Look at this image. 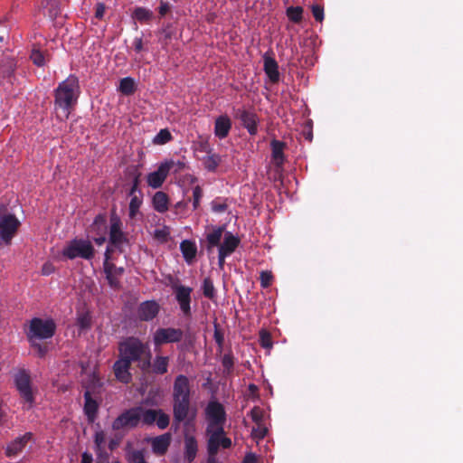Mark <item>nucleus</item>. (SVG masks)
I'll return each instance as SVG.
<instances>
[{
    "label": "nucleus",
    "instance_id": "bb28decb",
    "mask_svg": "<svg viewBox=\"0 0 463 463\" xmlns=\"http://www.w3.org/2000/svg\"><path fill=\"white\" fill-rule=\"evenodd\" d=\"M198 445L194 436L185 435L184 437V459L192 463L196 458Z\"/></svg>",
    "mask_w": 463,
    "mask_h": 463
},
{
    "label": "nucleus",
    "instance_id": "774afa93",
    "mask_svg": "<svg viewBox=\"0 0 463 463\" xmlns=\"http://www.w3.org/2000/svg\"><path fill=\"white\" fill-rule=\"evenodd\" d=\"M248 390H249L250 395H251V396L258 395L259 388L254 383L249 384Z\"/></svg>",
    "mask_w": 463,
    "mask_h": 463
},
{
    "label": "nucleus",
    "instance_id": "13d9d810",
    "mask_svg": "<svg viewBox=\"0 0 463 463\" xmlns=\"http://www.w3.org/2000/svg\"><path fill=\"white\" fill-rule=\"evenodd\" d=\"M106 6L103 3H98L95 8V17L101 20L104 16Z\"/></svg>",
    "mask_w": 463,
    "mask_h": 463
},
{
    "label": "nucleus",
    "instance_id": "c9c22d12",
    "mask_svg": "<svg viewBox=\"0 0 463 463\" xmlns=\"http://www.w3.org/2000/svg\"><path fill=\"white\" fill-rule=\"evenodd\" d=\"M106 435L103 430L97 431L94 435V443L96 446V450L99 457H104V458H108L109 455L107 452H103L102 446L105 442Z\"/></svg>",
    "mask_w": 463,
    "mask_h": 463
},
{
    "label": "nucleus",
    "instance_id": "4c0bfd02",
    "mask_svg": "<svg viewBox=\"0 0 463 463\" xmlns=\"http://www.w3.org/2000/svg\"><path fill=\"white\" fill-rule=\"evenodd\" d=\"M221 157L217 154L208 155L203 160V165L208 171L213 172L218 167Z\"/></svg>",
    "mask_w": 463,
    "mask_h": 463
},
{
    "label": "nucleus",
    "instance_id": "a211bd4d",
    "mask_svg": "<svg viewBox=\"0 0 463 463\" xmlns=\"http://www.w3.org/2000/svg\"><path fill=\"white\" fill-rule=\"evenodd\" d=\"M103 269L110 288L115 289L118 288L120 287L119 279L124 273V269L122 267H117L115 264L107 261L103 262Z\"/></svg>",
    "mask_w": 463,
    "mask_h": 463
},
{
    "label": "nucleus",
    "instance_id": "a878e982",
    "mask_svg": "<svg viewBox=\"0 0 463 463\" xmlns=\"http://www.w3.org/2000/svg\"><path fill=\"white\" fill-rule=\"evenodd\" d=\"M240 244V239L239 237L233 235L230 232H226L224 233V240L223 242L219 247V251H223L227 253L228 255H231L232 252L235 251L236 248Z\"/></svg>",
    "mask_w": 463,
    "mask_h": 463
},
{
    "label": "nucleus",
    "instance_id": "2eb2a0df",
    "mask_svg": "<svg viewBox=\"0 0 463 463\" xmlns=\"http://www.w3.org/2000/svg\"><path fill=\"white\" fill-rule=\"evenodd\" d=\"M223 429L220 427L214 431L208 439V454L216 455L220 447L223 449H229L232 446V440L230 438L223 437Z\"/></svg>",
    "mask_w": 463,
    "mask_h": 463
},
{
    "label": "nucleus",
    "instance_id": "09e8293b",
    "mask_svg": "<svg viewBox=\"0 0 463 463\" xmlns=\"http://www.w3.org/2000/svg\"><path fill=\"white\" fill-rule=\"evenodd\" d=\"M222 366L224 367L225 371L227 373H230L232 370L233 365H234L233 355L231 353L225 354L222 356Z\"/></svg>",
    "mask_w": 463,
    "mask_h": 463
},
{
    "label": "nucleus",
    "instance_id": "6ab92c4d",
    "mask_svg": "<svg viewBox=\"0 0 463 463\" xmlns=\"http://www.w3.org/2000/svg\"><path fill=\"white\" fill-rule=\"evenodd\" d=\"M160 306L155 300L142 302L137 308V316L141 321H151L159 313Z\"/></svg>",
    "mask_w": 463,
    "mask_h": 463
},
{
    "label": "nucleus",
    "instance_id": "603ef678",
    "mask_svg": "<svg viewBox=\"0 0 463 463\" xmlns=\"http://www.w3.org/2000/svg\"><path fill=\"white\" fill-rule=\"evenodd\" d=\"M311 11L316 21L322 22L324 20V8L321 5H313Z\"/></svg>",
    "mask_w": 463,
    "mask_h": 463
},
{
    "label": "nucleus",
    "instance_id": "a19ab883",
    "mask_svg": "<svg viewBox=\"0 0 463 463\" xmlns=\"http://www.w3.org/2000/svg\"><path fill=\"white\" fill-rule=\"evenodd\" d=\"M168 167V173L178 174L185 168V164L182 161L167 160L163 162Z\"/></svg>",
    "mask_w": 463,
    "mask_h": 463
},
{
    "label": "nucleus",
    "instance_id": "6e6552de",
    "mask_svg": "<svg viewBox=\"0 0 463 463\" xmlns=\"http://www.w3.org/2000/svg\"><path fill=\"white\" fill-rule=\"evenodd\" d=\"M55 330L56 325L53 320L34 317L31 320L28 335L39 339H47L53 336Z\"/></svg>",
    "mask_w": 463,
    "mask_h": 463
},
{
    "label": "nucleus",
    "instance_id": "e433bc0d",
    "mask_svg": "<svg viewBox=\"0 0 463 463\" xmlns=\"http://www.w3.org/2000/svg\"><path fill=\"white\" fill-rule=\"evenodd\" d=\"M203 294L205 298L209 299H213L216 296L215 288L213 282L210 277H207L203 281Z\"/></svg>",
    "mask_w": 463,
    "mask_h": 463
},
{
    "label": "nucleus",
    "instance_id": "c85d7f7f",
    "mask_svg": "<svg viewBox=\"0 0 463 463\" xmlns=\"http://www.w3.org/2000/svg\"><path fill=\"white\" fill-rule=\"evenodd\" d=\"M272 158L277 166H281L285 161L284 148L285 143L277 139H273L270 143Z\"/></svg>",
    "mask_w": 463,
    "mask_h": 463
},
{
    "label": "nucleus",
    "instance_id": "20e7f679",
    "mask_svg": "<svg viewBox=\"0 0 463 463\" xmlns=\"http://www.w3.org/2000/svg\"><path fill=\"white\" fill-rule=\"evenodd\" d=\"M19 226L16 216L8 213L5 206H0V245L10 244Z\"/></svg>",
    "mask_w": 463,
    "mask_h": 463
},
{
    "label": "nucleus",
    "instance_id": "412c9836",
    "mask_svg": "<svg viewBox=\"0 0 463 463\" xmlns=\"http://www.w3.org/2000/svg\"><path fill=\"white\" fill-rule=\"evenodd\" d=\"M264 71L270 82L275 84L279 80V65L274 58L265 53L263 56Z\"/></svg>",
    "mask_w": 463,
    "mask_h": 463
},
{
    "label": "nucleus",
    "instance_id": "b1692460",
    "mask_svg": "<svg viewBox=\"0 0 463 463\" xmlns=\"http://www.w3.org/2000/svg\"><path fill=\"white\" fill-rule=\"evenodd\" d=\"M224 230L225 226H214L206 234V249L208 251H211L214 247H220Z\"/></svg>",
    "mask_w": 463,
    "mask_h": 463
},
{
    "label": "nucleus",
    "instance_id": "5701e85b",
    "mask_svg": "<svg viewBox=\"0 0 463 463\" xmlns=\"http://www.w3.org/2000/svg\"><path fill=\"white\" fill-rule=\"evenodd\" d=\"M84 413L87 416L89 421L92 422L97 418L99 403L92 398L90 391H86L84 392Z\"/></svg>",
    "mask_w": 463,
    "mask_h": 463
},
{
    "label": "nucleus",
    "instance_id": "ddd939ff",
    "mask_svg": "<svg viewBox=\"0 0 463 463\" xmlns=\"http://www.w3.org/2000/svg\"><path fill=\"white\" fill-rule=\"evenodd\" d=\"M155 422L160 430H165L170 423V417L161 409H146L144 414V424L152 425Z\"/></svg>",
    "mask_w": 463,
    "mask_h": 463
},
{
    "label": "nucleus",
    "instance_id": "2f4dec72",
    "mask_svg": "<svg viewBox=\"0 0 463 463\" xmlns=\"http://www.w3.org/2000/svg\"><path fill=\"white\" fill-rule=\"evenodd\" d=\"M180 250L187 263H191L196 256L197 248L194 241L184 240L180 244Z\"/></svg>",
    "mask_w": 463,
    "mask_h": 463
},
{
    "label": "nucleus",
    "instance_id": "58836bf2",
    "mask_svg": "<svg viewBox=\"0 0 463 463\" xmlns=\"http://www.w3.org/2000/svg\"><path fill=\"white\" fill-rule=\"evenodd\" d=\"M173 139V136L167 128L161 129L153 138L155 145H165Z\"/></svg>",
    "mask_w": 463,
    "mask_h": 463
},
{
    "label": "nucleus",
    "instance_id": "c03bdc74",
    "mask_svg": "<svg viewBox=\"0 0 463 463\" xmlns=\"http://www.w3.org/2000/svg\"><path fill=\"white\" fill-rule=\"evenodd\" d=\"M260 345L266 349L272 347L271 335L269 332L265 330L260 332Z\"/></svg>",
    "mask_w": 463,
    "mask_h": 463
},
{
    "label": "nucleus",
    "instance_id": "ea45409f",
    "mask_svg": "<svg viewBox=\"0 0 463 463\" xmlns=\"http://www.w3.org/2000/svg\"><path fill=\"white\" fill-rule=\"evenodd\" d=\"M211 208L213 213H224L228 208L226 199L216 198V199L213 200L211 203Z\"/></svg>",
    "mask_w": 463,
    "mask_h": 463
},
{
    "label": "nucleus",
    "instance_id": "0eeeda50",
    "mask_svg": "<svg viewBox=\"0 0 463 463\" xmlns=\"http://www.w3.org/2000/svg\"><path fill=\"white\" fill-rule=\"evenodd\" d=\"M175 298L179 305L180 310L185 317H191V302L193 288L178 283V280L171 284Z\"/></svg>",
    "mask_w": 463,
    "mask_h": 463
},
{
    "label": "nucleus",
    "instance_id": "0e129e2a",
    "mask_svg": "<svg viewBox=\"0 0 463 463\" xmlns=\"http://www.w3.org/2000/svg\"><path fill=\"white\" fill-rule=\"evenodd\" d=\"M134 49L137 52H140L143 50V41L142 38L137 37L134 40Z\"/></svg>",
    "mask_w": 463,
    "mask_h": 463
},
{
    "label": "nucleus",
    "instance_id": "9b49d317",
    "mask_svg": "<svg viewBox=\"0 0 463 463\" xmlns=\"http://www.w3.org/2000/svg\"><path fill=\"white\" fill-rule=\"evenodd\" d=\"M121 226L119 217L115 213L111 214L109 242L120 252L123 251V245L128 243L127 234L122 232Z\"/></svg>",
    "mask_w": 463,
    "mask_h": 463
},
{
    "label": "nucleus",
    "instance_id": "f3484780",
    "mask_svg": "<svg viewBox=\"0 0 463 463\" xmlns=\"http://www.w3.org/2000/svg\"><path fill=\"white\" fill-rule=\"evenodd\" d=\"M33 439L32 432H26L24 435L17 437L10 443L7 444L5 448V456L7 458H14L18 456L26 447L28 442Z\"/></svg>",
    "mask_w": 463,
    "mask_h": 463
},
{
    "label": "nucleus",
    "instance_id": "a18cd8bd",
    "mask_svg": "<svg viewBox=\"0 0 463 463\" xmlns=\"http://www.w3.org/2000/svg\"><path fill=\"white\" fill-rule=\"evenodd\" d=\"M272 280H273V275L270 271L263 270L260 272V286L263 288H269L271 285Z\"/></svg>",
    "mask_w": 463,
    "mask_h": 463
},
{
    "label": "nucleus",
    "instance_id": "680f3d73",
    "mask_svg": "<svg viewBox=\"0 0 463 463\" xmlns=\"http://www.w3.org/2000/svg\"><path fill=\"white\" fill-rule=\"evenodd\" d=\"M54 271V267L52 263L46 262L43 265L42 274L44 276H48Z\"/></svg>",
    "mask_w": 463,
    "mask_h": 463
},
{
    "label": "nucleus",
    "instance_id": "6e6d98bb",
    "mask_svg": "<svg viewBox=\"0 0 463 463\" xmlns=\"http://www.w3.org/2000/svg\"><path fill=\"white\" fill-rule=\"evenodd\" d=\"M129 460L133 463H146L141 450H134L130 455Z\"/></svg>",
    "mask_w": 463,
    "mask_h": 463
},
{
    "label": "nucleus",
    "instance_id": "49530a36",
    "mask_svg": "<svg viewBox=\"0 0 463 463\" xmlns=\"http://www.w3.org/2000/svg\"><path fill=\"white\" fill-rule=\"evenodd\" d=\"M202 197H203V189L201 188L200 185H196L193 189V208H194V210H196L199 207Z\"/></svg>",
    "mask_w": 463,
    "mask_h": 463
},
{
    "label": "nucleus",
    "instance_id": "423d86ee",
    "mask_svg": "<svg viewBox=\"0 0 463 463\" xmlns=\"http://www.w3.org/2000/svg\"><path fill=\"white\" fill-rule=\"evenodd\" d=\"M14 383L20 396L27 404L24 409L30 410L34 403L30 374L24 369L19 370L14 375Z\"/></svg>",
    "mask_w": 463,
    "mask_h": 463
},
{
    "label": "nucleus",
    "instance_id": "9d476101",
    "mask_svg": "<svg viewBox=\"0 0 463 463\" xmlns=\"http://www.w3.org/2000/svg\"><path fill=\"white\" fill-rule=\"evenodd\" d=\"M184 336V333L180 328L159 327L153 335V343L155 346H161L166 344L179 343Z\"/></svg>",
    "mask_w": 463,
    "mask_h": 463
},
{
    "label": "nucleus",
    "instance_id": "aec40b11",
    "mask_svg": "<svg viewBox=\"0 0 463 463\" xmlns=\"http://www.w3.org/2000/svg\"><path fill=\"white\" fill-rule=\"evenodd\" d=\"M168 175L167 165L161 163L156 171L147 175V184L154 189H157L162 186Z\"/></svg>",
    "mask_w": 463,
    "mask_h": 463
},
{
    "label": "nucleus",
    "instance_id": "7c9ffc66",
    "mask_svg": "<svg viewBox=\"0 0 463 463\" xmlns=\"http://www.w3.org/2000/svg\"><path fill=\"white\" fill-rule=\"evenodd\" d=\"M93 235H102L107 232V219L103 214H98L88 230Z\"/></svg>",
    "mask_w": 463,
    "mask_h": 463
},
{
    "label": "nucleus",
    "instance_id": "72a5a7b5",
    "mask_svg": "<svg viewBox=\"0 0 463 463\" xmlns=\"http://www.w3.org/2000/svg\"><path fill=\"white\" fill-rule=\"evenodd\" d=\"M303 11L301 6H289L286 10V14L291 22L299 24L303 19Z\"/></svg>",
    "mask_w": 463,
    "mask_h": 463
},
{
    "label": "nucleus",
    "instance_id": "052dcab7",
    "mask_svg": "<svg viewBox=\"0 0 463 463\" xmlns=\"http://www.w3.org/2000/svg\"><path fill=\"white\" fill-rule=\"evenodd\" d=\"M118 87H135V80L131 77H126L120 80Z\"/></svg>",
    "mask_w": 463,
    "mask_h": 463
},
{
    "label": "nucleus",
    "instance_id": "4468645a",
    "mask_svg": "<svg viewBox=\"0 0 463 463\" xmlns=\"http://www.w3.org/2000/svg\"><path fill=\"white\" fill-rule=\"evenodd\" d=\"M205 414L212 425L221 426L226 420L224 407L216 401H211L205 408Z\"/></svg>",
    "mask_w": 463,
    "mask_h": 463
},
{
    "label": "nucleus",
    "instance_id": "cd10ccee",
    "mask_svg": "<svg viewBox=\"0 0 463 463\" xmlns=\"http://www.w3.org/2000/svg\"><path fill=\"white\" fill-rule=\"evenodd\" d=\"M170 442L171 437L167 433L156 437L152 440V449L154 453L164 455L167 451Z\"/></svg>",
    "mask_w": 463,
    "mask_h": 463
},
{
    "label": "nucleus",
    "instance_id": "f704fd0d",
    "mask_svg": "<svg viewBox=\"0 0 463 463\" xmlns=\"http://www.w3.org/2000/svg\"><path fill=\"white\" fill-rule=\"evenodd\" d=\"M76 325L80 331H86L91 326V317L89 312H81L78 314Z\"/></svg>",
    "mask_w": 463,
    "mask_h": 463
},
{
    "label": "nucleus",
    "instance_id": "1a4fd4ad",
    "mask_svg": "<svg viewBox=\"0 0 463 463\" xmlns=\"http://www.w3.org/2000/svg\"><path fill=\"white\" fill-rule=\"evenodd\" d=\"M78 89H55V104L62 109L65 118H69L79 98Z\"/></svg>",
    "mask_w": 463,
    "mask_h": 463
},
{
    "label": "nucleus",
    "instance_id": "338daca9",
    "mask_svg": "<svg viewBox=\"0 0 463 463\" xmlns=\"http://www.w3.org/2000/svg\"><path fill=\"white\" fill-rule=\"evenodd\" d=\"M92 455L89 452H83L81 455V463H92Z\"/></svg>",
    "mask_w": 463,
    "mask_h": 463
},
{
    "label": "nucleus",
    "instance_id": "e2e57ef3",
    "mask_svg": "<svg viewBox=\"0 0 463 463\" xmlns=\"http://www.w3.org/2000/svg\"><path fill=\"white\" fill-rule=\"evenodd\" d=\"M138 184H139V177L136 176L133 180V184L131 186V189L128 193L129 196L137 195L136 192L138 190Z\"/></svg>",
    "mask_w": 463,
    "mask_h": 463
},
{
    "label": "nucleus",
    "instance_id": "f8f14e48",
    "mask_svg": "<svg viewBox=\"0 0 463 463\" xmlns=\"http://www.w3.org/2000/svg\"><path fill=\"white\" fill-rule=\"evenodd\" d=\"M131 364L128 360L124 359L120 355L118 356V359L112 366L113 373L117 381L125 384L132 381L133 377L130 373Z\"/></svg>",
    "mask_w": 463,
    "mask_h": 463
},
{
    "label": "nucleus",
    "instance_id": "79ce46f5",
    "mask_svg": "<svg viewBox=\"0 0 463 463\" xmlns=\"http://www.w3.org/2000/svg\"><path fill=\"white\" fill-rule=\"evenodd\" d=\"M130 197L131 200L129 203V216L133 218L136 216L137 213L138 212L142 204V198L138 195H133Z\"/></svg>",
    "mask_w": 463,
    "mask_h": 463
},
{
    "label": "nucleus",
    "instance_id": "c756f323",
    "mask_svg": "<svg viewBox=\"0 0 463 463\" xmlns=\"http://www.w3.org/2000/svg\"><path fill=\"white\" fill-rule=\"evenodd\" d=\"M152 203L154 209L163 213L168 210L169 197L165 192L158 191L154 194Z\"/></svg>",
    "mask_w": 463,
    "mask_h": 463
},
{
    "label": "nucleus",
    "instance_id": "bf43d9fd",
    "mask_svg": "<svg viewBox=\"0 0 463 463\" xmlns=\"http://www.w3.org/2000/svg\"><path fill=\"white\" fill-rule=\"evenodd\" d=\"M170 11V5L167 2L161 1L158 7L160 16H165Z\"/></svg>",
    "mask_w": 463,
    "mask_h": 463
},
{
    "label": "nucleus",
    "instance_id": "69168bd1",
    "mask_svg": "<svg viewBox=\"0 0 463 463\" xmlns=\"http://www.w3.org/2000/svg\"><path fill=\"white\" fill-rule=\"evenodd\" d=\"M93 241H95V243L99 246L102 245L105 241H106V234H102V235H94L92 237Z\"/></svg>",
    "mask_w": 463,
    "mask_h": 463
},
{
    "label": "nucleus",
    "instance_id": "864d4df0",
    "mask_svg": "<svg viewBox=\"0 0 463 463\" xmlns=\"http://www.w3.org/2000/svg\"><path fill=\"white\" fill-rule=\"evenodd\" d=\"M213 338L219 348L222 349L224 344V335L217 325L214 326Z\"/></svg>",
    "mask_w": 463,
    "mask_h": 463
},
{
    "label": "nucleus",
    "instance_id": "f03ea898",
    "mask_svg": "<svg viewBox=\"0 0 463 463\" xmlns=\"http://www.w3.org/2000/svg\"><path fill=\"white\" fill-rule=\"evenodd\" d=\"M118 355L129 363H137V367L144 373L150 369L152 353L147 343L136 336H128L118 343Z\"/></svg>",
    "mask_w": 463,
    "mask_h": 463
},
{
    "label": "nucleus",
    "instance_id": "3c124183",
    "mask_svg": "<svg viewBox=\"0 0 463 463\" xmlns=\"http://www.w3.org/2000/svg\"><path fill=\"white\" fill-rule=\"evenodd\" d=\"M250 413L251 420L256 424H259V423L262 422V420H263V411L260 407H258V406L253 407Z\"/></svg>",
    "mask_w": 463,
    "mask_h": 463
},
{
    "label": "nucleus",
    "instance_id": "5fc2aeb1",
    "mask_svg": "<svg viewBox=\"0 0 463 463\" xmlns=\"http://www.w3.org/2000/svg\"><path fill=\"white\" fill-rule=\"evenodd\" d=\"M168 236H169V232L167 231L166 228L156 229L154 232V237L162 242L166 241Z\"/></svg>",
    "mask_w": 463,
    "mask_h": 463
},
{
    "label": "nucleus",
    "instance_id": "4d7b16f0",
    "mask_svg": "<svg viewBox=\"0 0 463 463\" xmlns=\"http://www.w3.org/2000/svg\"><path fill=\"white\" fill-rule=\"evenodd\" d=\"M79 86V80L77 77L70 76L67 80L60 83L58 87H78Z\"/></svg>",
    "mask_w": 463,
    "mask_h": 463
},
{
    "label": "nucleus",
    "instance_id": "f257e3e1",
    "mask_svg": "<svg viewBox=\"0 0 463 463\" xmlns=\"http://www.w3.org/2000/svg\"><path fill=\"white\" fill-rule=\"evenodd\" d=\"M192 385L184 374H178L172 387L173 426L188 424L196 417V408L192 403Z\"/></svg>",
    "mask_w": 463,
    "mask_h": 463
},
{
    "label": "nucleus",
    "instance_id": "de8ad7c7",
    "mask_svg": "<svg viewBox=\"0 0 463 463\" xmlns=\"http://www.w3.org/2000/svg\"><path fill=\"white\" fill-rule=\"evenodd\" d=\"M267 433L268 429L262 423L257 424V427L252 429V436L258 439H264Z\"/></svg>",
    "mask_w": 463,
    "mask_h": 463
},
{
    "label": "nucleus",
    "instance_id": "393cba45",
    "mask_svg": "<svg viewBox=\"0 0 463 463\" xmlns=\"http://www.w3.org/2000/svg\"><path fill=\"white\" fill-rule=\"evenodd\" d=\"M169 357L165 355H156L148 372L156 375H163L167 373L169 366Z\"/></svg>",
    "mask_w": 463,
    "mask_h": 463
},
{
    "label": "nucleus",
    "instance_id": "4be33fe9",
    "mask_svg": "<svg viewBox=\"0 0 463 463\" xmlns=\"http://www.w3.org/2000/svg\"><path fill=\"white\" fill-rule=\"evenodd\" d=\"M232 128V121L226 115H222L215 119L214 135L220 139L225 138Z\"/></svg>",
    "mask_w": 463,
    "mask_h": 463
},
{
    "label": "nucleus",
    "instance_id": "7ed1b4c3",
    "mask_svg": "<svg viewBox=\"0 0 463 463\" xmlns=\"http://www.w3.org/2000/svg\"><path fill=\"white\" fill-rule=\"evenodd\" d=\"M94 255L95 249L90 240L75 238L70 241L62 250V256L69 260L81 258L89 260Z\"/></svg>",
    "mask_w": 463,
    "mask_h": 463
},
{
    "label": "nucleus",
    "instance_id": "37998d69",
    "mask_svg": "<svg viewBox=\"0 0 463 463\" xmlns=\"http://www.w3.org/2000/svg\"><path fill=\"white\" fill-rule=\"evenodd\" d=\"M44 8L48 9L49 16L52 18L56 17L60 13L58 0H47Z\"/></svg>",
    "mask_w": 463,
    "mask_h": 463
},
{
    "label": "nucleus",
    "instance_id": "473e14b6",
    "mask_svg": "<svg viewBox=\"0 0 463 463\" xmlns=\"http://www.w3.org/2000/svg\"><path fill=\"white\" fill-rule=\"evenodd\" d=\"M131 17L139 23L147 24L154 18V13L146 7L137 6L134 9Z\"/></svg>",
    "mask_w": 463,
    "mask_h": 463
},
{
    "label": "nucleus",
    "instance_id": "dca6fc26",
    "mask_svg": "<svg viewBox=\"0 0 463 463\" xmlns=\"http://www.w3.org/2000/svg\"><path fill=\"white\" fill-rule=\"evenodd\" d=\"M235 118L240 119L242 126L247 128L250 135H256L258 132V117L250 110L238 109L234 114Z\"/></svg>",
    "mask_w": 463,
    "mask_h": 463
},
{
    "label": "nucleus",
    "instance_id": "39448f33",
    "mask_svg": "<svg viewBox=\"0 0 463 463\" xmlns=\"http://www.w3.org/2000/svg\"><path fill=\"white\" fill-rule=\"evenodd\" d=\"M145 411L146 409L141 406L126 410L113 420L112 429L119 430L125 428L134 429L137 427L141 420L144 423Z\"/></svg>",
    "mask_w": 463,
    "mask_h": 463
},
{
    "label": "nucleus",
    "instance_id": "8fccbe9b",
    "mask_svg": "<svg viewBox=\"0 0 463 463\" xmlns=\"http://www.w3.org/2000/svg\"><path fill=\"white\" fill-rule=\"evenodd\" d=\"M30 59L33 62V64L37 66H43L44 64V56L43 54L38 51V50H33L32 53L30 55Z\"/></svg>",
    "mask_w": 463,
    "mask_h": 463
}]
</instances>
